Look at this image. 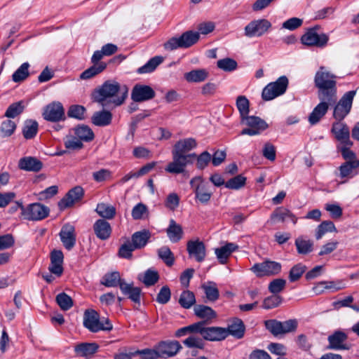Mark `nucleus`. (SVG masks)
<instances>
[{
	"instance_id": "nucleus-4",
	"label": "nucleus",
	"mask_w": 359,
	"mask_h": 359,
	"mask_svg": "<svg viewBox=\"0 0 359 359\" xmlns=\"http://www.w3.org/2000/svg\"><path fill=\"white\" fill-rule=\"evenodd\" d=\"M337 76L320 67L314 77L315 86L318 88V97L325 100H337Z\"/></svg>"
},
{
	"instance_id": "nucleus-39",
	"label": "nucleus",
	"mask_w": 359,
	"mask_h": 359,
	"mask_svg": "<svg viewBox=\"0 0 359 359\" xmlns=\"http://www.w3.org/2000/svg\"><path fill=\"white\" fill-rule=\"evenodd\" d=\"M189 337L182 341L183 344L189 348H199L203 349L205 343L203 337L198 336L199 332H188L186 335Z\"/></svg>"
},
{
	"instance_id": "nucleus-46",
	"label": "nucleus",
	"mask_w": 359,
	"mask_h": 359,
	"mask_svg": "<svg viewBox=\"0 0 359 359\" xmlns=\"http://www.w3.org/2000/svg\"><path fill=\"white\" fill-rule=\"evenodd\" d=\"M29 64L28 62L22 63L13 74V81L15 83H20L25 81L29 76Z\"/></svg>"
},
{
	"instance_id": "nucleus-49",
	"label": "nucleus",
	"mask_w": 359,
	"mask_h": 359,
	"mask_svg": "<svg viewBox=\"0 0 359 359\" xmlns=\"http://www.w3.org/2000/svg\"><path fill=\"white\" fill-rule=\"evenodd\" d=\"M334 223L331 221H324L317 227L316 232V238L320 240L327 232L336 231Z\"/></svg>"
},
{
	"instance_id": "nucleus-62",
	"label": "nucleus",
	"mask_w": 359,
	"mask_h": 359,
	"mask_svg": "<svg viewBox=\"0 0 359 359\" xmlns=\"http://www.w3.org/2000/svg\"><path fill=\"white\" fill-rule=\"evenodd\" d=\"M65 146L69 149H80L83 147L82 142L76 136L69 135L65 139Z\"/></svg>"
},
{
	"instance_id": "nucleus-25",
	"label": "nucleus",
	"mask_w": 359,
	"mask_h": 359,
	"mask_svg": "<svg viewBox=\"0 0 359 359\" xmlns=\"http://www.w3.org/2000/svg\"><path fill=\"white\" fill-rule=\"evenodd\" d=\"M121 292L135 304H140L142 290L138 287H135L133 283L123 282L120 284Z\"/></svg>"
},
{
	"instance_id": "nucleus-3",
	"label": "nucleus",
	"mask_w": 359,
	"mask_h": 359,
	"mask_svg": "<svg viewBox=\"0 0 359 359\" xmlns=\"http://www.w3.org/2000/svg\"><path fill=\"white\" fill-rule=\"evenodd\" d=\"M188 332H199L203 340L222 341L228 337L226 328L221 327H206L205 321H199L178 329L175 332L177 337L185 336Z\"/></svg>"
},
{
	"instance_id": "nucleus-48",
	"label": "nucleus",
	"mask_w": 359,
	"mask_h": 359,
	"mask_svg": "<svg viewBox=\"0 0 359 359\" xmlns=\"http://www.w3.org/2000/svg\"><path fill=\"white\" fill-rule=\"evenodd\" d=\"M158 255L167 266H171L174 264V255L168 246H163L159 248L158 250Z\"/></svg>"
},
{
	"instance_id": "nucleus-26",
	"label": "nucleus",
	"mask_w": 359,
	"mask_h": 359,
	"mask_svg": "<svg viewBox=\"0 0 359 359\" xmlns=\"http://www.w3.org/2000/svg\"><path fill=\"white\" fill-rule=\"evenodd\" d=\"M63 253L61 250H54L50 254V264L48 267L49 271L57 276H60L63 272Z\"/></svg>"
},
{
	"instance_id": "nucleus-11",
	"label": "nucleus",
	"mask_w": 359,
	"mask_h": 359,
	"mask_svg": "<svg viewBox=\"0 0 359 359\" xmlns=\"http://www.w3.org/2000/svg\"><path fill=\"white\" fill-rule=\"evenodd\" d=\"M271 27V23L266 19L251 21L245 27V35L247 37H259L264 35Z\"/></svg>"
},
{
	"instance_id": "nucleus-38",
	"label": "nucleus",
	"mask_w": 359,
	"mask_h": 359,
	"mask_svg": "<svg viewBox=\"0 0 359 359\" xmlns=\"http://www.w3.org/2000/svg\"><path fill=\"white\" fill-rule=\"evenodd\" d=\"M112 114L109 111L102 110L93 114L92 123L97 126H106L111 123Z\"/></svg>"
},
{
	"instance_id": "nucleus-57",
	"label": "nucleus",
	"mask_w": 359,
	"mask_h": 359,
	"mask_svg": "<svg viewBox=\"0 0 359 359\" xmlns=\"http://www.w3.org/2000/svg\"><path fill=\"white\" fill-rule=\"evenodd\" d=\"M246 178L241 175H238L225 183V187L231 189H238L245 184Z\"/></svg>"
},
{
	"instance_id": "nucleus-42",
	"label": "nucleus",
	"mask_w": 359,
	"mask_h": 359,
	"mask_svg": "<svg viewBox=\"0 0 359 359\" xmlns=\"http://www.w3.org/2000/svg\"><path fill=\"white\" fill-rule=\"evenodd\" d=\"M107 63L101 62L99 65H94L85 71L81 74L79 78L81 80H88L97 76V74L102 72L107 68Z\"/></svg>"
},
{
	"instance_id": "nucleus-17",
	"label": "nucleus",
	"mask_w": 359,
	"mask_h": 359,
	"mask_svg": "<svg viewBox=\"0 0 359 359\" xmlns=\"http://www.w3.org/2000/svg\"><path fill=\"white\" fill-rule=\"evenodd\" d=\"M182 348L177 341H161L157 346L155 353L158 357L169 358L175 355Z\"/></svg>"
},
{
	"instance_id": "nucleus-63",
	"label": "nucleus",
	"mask_w": 359,
	"mask_h": 359,
	"mask_svg": "<svg viewBox=\"0 0 359 359\" xmlns=\"http://www.w3.org/2000/svg\"><path fill=\"white\" fill-rule=\"evenodd\" d=\"M351 147L343 145L339 149L341 154L343 158L345 160L344 162H356L359 163V159L357 158L356 154L354 151L351 150Z\"/></svg>"
},
{
	"instance_id": "nucleus-36",
	"label": "nucleus",
	"mask_w": 359,
	"mask_h": 359,
	"mask_svg": "<svg viewBox=\"0 0 359 359\" xmlns=\"http://www.w3.org/2000/svg\"><path fill=\"white\" fill-rule=\"evenodd\" d=\"M209 76L208 72L205 69H197L187 72L184 78L189 83H201L205 81Z\"/></svg>"
},
{
	"instance_id": "nucleus-61",
	"label": "nucleus",
	"mask_w": 359,
	"mask_h": 359,
	"mask_svg": "<svg viewBox=\"0 0 359 359\" xmlns=\"http://www.w3.org/2000/svg\"><path fill=\"white\" fill-rule=\"evenodd\" d=\"M86 108L81 105H72L68 110V116L79 120L85 118Z\"/></svg>"
},
{
	"instance_id": "nucleus-8",
	"label": "nucleus",
	"mask_w": 359,
	"mask_h": 359,
	"mask_svg": "<svg viewBox=\"0 0 359 359\" xmlns=\"http://www.w3.org/2000/svg\"><path fill=\"white\" fill-rule=\"evenodd\" d=\"M190 185L194 189L195 198L202 204H208L213 194L212 187L208 182H205L201 177L192 178Z\"/></svg>"
},
{
	"instance_id": "nucleus-45",
	"label": "nucleus",
	"mask_w": 359,
	"mask_h": 359,
	"mask_svg": "<svg viewBox=\"0 0 359 359\" xmlns=\"http://www.w3.org/2000/svg\"><path fill=\"white\" fill-rule=\"evenodd\" d=\"M178 302L182 308L190 309L196 303L195 294L190 290H184L180 294Z\"/></svg>"
},
{
	"instance_id": "nucleus-32",
	"label": "nucleus",
	"mask_w": 359,
	"mask_h": 359,
	"mask_svg": "<svg viewBox=\"0 0 359 359\" xmlns=\"http://www.w3.org/2000/svg\"><path fill=\"white\" fill-rule=\"evenodd\" d=\"M167 236L172 243H177L183 236V229L180 224L174 219L170 220V224L166 229Z\"/></svg>"
},
{
	"instance_id": "nucleus-28",
	"label": "nucleus",
	"mask_w": 359,
	"mask_h": 359,
	"mask_svg": "<svg viewBox=\"0 0 359 359\" xmlns=\"http://www.w3.org/2000/svg\"><path fill=\"white\" fill-rule=\"evenodd\" d=\"M226 331L228 333V336L231 335L236 339H241L244 336L245 326L241 319L235 318L228 325Z\"/></svg>"
},
{
	"instance_id": "nucleus-10",
	"label": "nucleus",
	"mask_w": 359,
	"mask_h": 359,
	"mask_svg": "<svg viewBox=\"0 0 359 359\" xmlns=\"http://www.w3.org/2000/svg\"><path fill=\"white\" fill-rule=\"evenodd\" d=\"M49 212L50 210L47 206L39 203H34L23 208L22 216L27 220L38 221L47 217Z\"/></svg>"
},
{
	"instance_id": "nucleus-56",
	"label": "nucleus",
	"mask_w": 359,
	"mask_h": 359,
	"mask_svg": "<svg viewBox=\"0 0 359 359\" xmlns=\"http://www.w3.org/2000/svg\"><path fill=\"white\" fill-rule=\"evenodd\" d=\"M24 109V105L22 101L13 103L7 109L5 116L8 118H15L20 114Z\"/></svg>"
},
{
	"instance_id": "nucleus-31",
	"label": "nucleus",
	"mask_w": 359,
	"mask_h": 359,
	"mask_svg": "<svg viewBox=\"0 0 359 359\" xmlns=\"http://www.w3.org/2000/svg\"><path fill=\"white\" fill-rule=\"evenodd\" d=\"M237 249L238 245L232 243H228L221 248H215V252L219 262L222 264H224L227 262L231 253Z\"/></svg>"
},
{
	"instance_id": "nucleus-51",
	"label": "nucleus",
	"mask_w": 359,
	"mask_h": 359,
	"mask_svg": "<svg viewBox=\"0 0 359 359\" xmlns=\"http://www.w3.org/2000/svg\"><path fill=\"white\" fill-rule=\"evenodd\" d=\"M236 106L241 114V118L248 116L250 103L245 96L240 95L236 99Z\"/></svg>"
},
{
	"instance_id": "nucleus-24",
	"label": "nucleus",
	"mask_w": 359,
	"mask_h": 359,
	"mask_svg": "<svg viewBox=\"0 0 359 359\" xmlns=\"http://www.w3.org/2000/svg\"><path fill=\"white\" fill-rule=\"evenodd\" d=\"M93 228L97 238L102 241L107 240L112 231L110 224L104 219H97L94 223Z\"/></svg>"
},
{
	"instance_id": "nucleus-29",
	"label": "nucleus",
	"mask_w": 359,
	"mask_h": 359,
	"mask_svg": "<svg viewBox=\"0 0 359 359\" xmlns=\"http://www.w3.org/2000/svg\"><path fill=\"white\" fill-rule=\"evenodd\" d=\"M359 163L355 162H344L339 167L338 176L341 178H353L358 174Z\"/></svg>"
},
{
	"instance_id": "nucleus-58",
	"label": "nucleus",
	"mask_w": 359,
	"mask_h": 359,
	"mask_svg": "<svg viewBox=\"0 0 359 359\" xmlns=\"http://www.w3.org/2000/svg\"><path fill=\"white\" fill-rule=\"evenodd\" d=\"M16 124L11 120H6L1 123L0 131L3 137H10L15 130Z\"/></svg>"
},
{
	"instance_id": "nucleus-54",
	"label": "nucleus",
	"mask_w": 359,
	"mask_h": 359,
	"mask_svg": "<svg viewBox=\"0 0 359 359\" xmlns=\"http://www.w3.org/2000/svg\"><path fill=\"white\" fill-rule=\"evenodd\" d=\"M283 299L280 296L277 294H273L266 297L263 300L262 308L266 310L272 309L276 307H278L282 302Z\"/></svg>"
},
{
	"instance_id": "nucleus-33",
	"label": "nucleus",
	"mask_w": 359,
	"mask_h": 359,
	"mask_svg": "<svg viewBox=\"0 0 359 359\" xmlns=\"http://www.w3.org/2000/svg\"><path fill=\"white\" fill-rule=\"evenodd\" d=\"M294 245L297 253L299 255H308L313 250V241L301 236L295 239Z\"/></svg>"
},
{
	"instance_id": "nucleus-53",
	"label": "nucleus",
	"mask_w": 359,
	"mask_h": 359,
	"mask_svg": "<svg viewBox=\"0 0 359 359\" xmlns=\"http://www.w3.org/2000/svg\"><path fill=\"white\" fill-rule=\"evenodd\" d=\"M306 266L302 263L293 266L289 273V280L290 282L298 280L303 273L306 271Z\"/></svg>"
},
{
	"instance_id": "nucleus-30",
	"label": "nucleus",
	"mask_w": 359,
	"mask_h": 359,
	"mask_svg": "<svg viewBox=\"0 0 359 359\" xmlns=\"http://www.w3.org/2000/svg\"><path fill=\"white\" fill-rule=\"evenodd\" d=\"M194 312L196 317L205 321V324L217 317L216 312L211 307L203 304L195 305Z\"/></svg>"
},
{
	"instance_id": "nucleus-27",
	"label": "nucleus",
	"mask_w": 359,
	"mask_h": 359,
	"mask_svg": "<svg viewBox=\"0 0 359 359\" xmlns=\"http://www.w3.org/2000/svg\"><path fill=\"white\" fill-rule=\"evenodd\" d=\"M99 349V345L95 342H83L74 347V351L79 357L91 358Z\"/></svg>"
},
{
	"instance_id": "nucleus-47",
	"label": "nucleus",
	"mask_w": 359,
	"mask_h": 359,
	"mask_svg": "<svg viewBox=\"0 0 359 359\" xmlns=\"http://www.w3.org/2000/svg\"><path fill=\"white\" fill-rule=\"evenodd\" d=\"M202 288L208 301L215 302L218 299L219 292L215 283L209 282L208 284H204L202 285Z\"/></svg>"
},
{
	"instance_id": "nucleus-12",
	"label": "nucleus",
	"mask_w": 359,
	"mask_h": 359,
	"mask_svg": "<svg viewBox=\"0 0 359 359\" xmlns=\"http://www.w3.org/2000/svg\"><path fill=\"white\" fill-rule=\"evenodd\" d=\"M281 264L274 261L266 260L262 263L255 264L250 270L258 277L273 276L281 271Z\"/></svg>"
},
{
	"instance_id": "nucleus-23",
	"label": "nucleus",
	"mask_w": 359,
	"mask_h": 359,
	"mask_svg": "<svg viewBox=\"0 0 359 359\" xmlns=\"http://www.w3.org/2000/svg\"><path fill=\"white\" fill-rule=\"evenodd\" d=\"M18 168L20 170L36 172L42 169L43 163L36 157L26 156L19 160Z\"/></svg>"
},
{
	"instance_id": "nucleus-20",
	"label": "nucleus",
	"mask_w": 359,
	"mask_h": 359,
	"mask_svg": "<svg viewBox=\"0 0 359 359\" xmlns=\"http://www.w3.org/2000/svg\"><path fill=\"white\" fill-rule=\"evenodd\" d=\"M155 95L156 93L151 87L143 84H136L131 93V98L136 102L151 100Z\"/></svg>"
},
{
	"instance_id": "nucleus-59",
	"label": "nucleus",
	"mask_w": 359,
	"mask_h": 359,
	"mask_svg": "<svg viewBox=\"0 0 359 359\" xmlns=\"http://www.w3.org/2000/svg\"><path fill=\"white\" fill-rule=\"evenodd\" d=\"M286 280L282 278H276L270 282L268 289L273 294H277L285 288Z\"/></svg>"
},
{
	"instance_id": "nucleus-19",
	"label": "nucleus",
	"mask_w": 359,
	"mask_h": 359,
	"mask_svg": "<svg viewBox=\"0 0 359 359\" xmlns=\"http://www.w3.org/2000/svg\"><path fill=\"white\" fill-rule=\"evenodd\" d=\"M187 250L190 258H194L198 262L204 261L206 256V248L203 241L199 239L189 241L187 244Z\"/></svg>"
},
{
	"instance_id": "nucleus-43",
	"label": "nucleus",
	"mask_w": 359,
	"mask_h": 359,
	"mask_svg": "<svg viewBox=\"0 0 359 359\" xmlns=\"http://www.w3.org/2000/svg\"><path fill=\"white\" fill-rule=\"evenodd\" d=\"M163 61V57L155 56L151 58L144 65L139 67L137 72L140 74L151 73L154 72Z\"/></svg>"
},
{
	"instance_id": "nucleus-35",
	"label": "nucleus",
	"mask_w": 359,
	"mask_h": 359,
	"mask_svg": "<svg viewBox=\"0 0 359 359\" xmlns=\"http://www.w3.org/2000/svg\"><path fill=\"white\" fill-rule=\"evenodd\" d=\"M271 219L274 221L285 222L290 220L294 224L297 222L296 216L289 210L283 208L276 209L271 215Z\"/></svg>"
},
{
	"instance_id": "nucleus-2",
	"label": "nucleus",
	"mask_w": 359,
	"mask_h": 359,
	"mask_svg": "<svg viewBox=\"0 0 359 359\" xmlns=\"http://www.w3.org/2000/svg\"><path fill=\"white\" fill-rule=\"evenodd\" d=\"M127 95L128 88L126 86H121L118 82L108 80L93 91L92 98L102 107L109 103L119 106L124 102Z\"/></svg>"
},
{
	"instance_id": "nucleus-44",
	"label": "nucleus",
	"mask_w": 359,
	"mask_h": 359,
	"mask_svg": "<svg viewBox=\"0 0 359 359\" xmlns=\"http://www.w3.org/2000/svg\"><path fill=\"white\" fill-rule=\"evenodd\" d=\"M125 282L124 280L121 278L120 274L117 271L111 272L105 274L101 281V284L106 287H116L120 284Z\"/></svg>"
},
{
	"instance_id": "nucleus-37",
	"label": "nucleus",
	"mask_w": 359,
	"mask_h": 359,
	"mask_svg": "<svg viewBox=\"0 0 359 359\" xmlns=\"http://www.w3.org/2000/svg\"><path fill=\"white\" fill-rule=\"evenodd\" d=\"M74 135L76 136L81 142H90L94 139V133L91 128L86 125H79L72 129Z\"/></svg>"
},
{
	"instance_id": "nucleus-6",
	"label": "nucleus",
	"mask_w": 359,
	"mask_h": 359,
	"mask_svg": "<svg viewBox=\"0 0 359 359\" xmlns=\"http://www.w3.org/2000/svg\"><path fill=\"white\" fill-rule=\"evenodd\" d=\"M199 33L187 31L180 37H172L164 43V48L173 50L179 48H187L195 44L199 39Z\"/></svg>"
},
{
	"instance_id": "nucleus-16",
	"label": "nucleus",
	"mask_w": 359,
	"mask_h": 359,
	"mask_svg": "<svg viewBox=\"0 0 359 359\" xmlns=\"http://www.w3.org/2000/svg\"><path fill=\"white\" fill-rule=\"evenodd\" d=\"M301 41L306 46L323 47L328 41V36L325 34H318L316 28H311L302 36Z\"/></svg>"
},
{
	"instance_id": "nucleus-55",
	"label": "nucleus",
	"mask_w": 359,
	"mask_h": 359,
	"mask_svg": "<svg viewBox=\"0 0 359 359\" xmlns=\"http://www.w3.org/2000/svg\"><path fill=\"white\" fill-rule=\"evenodd\" d=\"M217 67L225 71L232 72L237 68V62L233 59L226 57L219 60L217 62Z\"/></svg>"
},
{
	"instance_id": "nucleus-7",
	"label": "nucleus",
	"mask_w": 359,
	"mask_h": 359,
	"mask_svg": "<svg viewBox=\"0 0 359 359\" xmlns=\"http://www.w3.org/2000/svg\"><path fill=\"white\" fill-rule=\"evenodd\" d=\"M356 94L355 90H350L343 95L340 100L334 104L333 108V118L335 121L344 120L346 116L350 113L353 98Z\"/></svg>"
},
{
	"instance_id": "nucleus-41",
	"label": "nucleus",
	"mask_w": 359,
	"mask_h": 359,
	"mask_svg": "<svg viewBox=\"0 0 359 359\" xmlns=\"http://www.w3.org/2000/svg\"><path fill=\"white\" fill-rule=\"evenodd\" d=\"M96 212L104 219H111L116 215V208L109 204L98 203L95 209Z\"/></svg>"
},
{
	"instance_id": "nucleus-34",
	"label": "nucleus",
	"mask_w": 359,
	"mask_h": 359,
	"mask_svg": "<svg viewBox=\"0 0 359 359\" xmlns=\"http://www.w3.org/2000/svg\"><path fill=\"white\" fill-rule=\"evenodd\" d=\"M150 237L151 233L148 230L137 231L132 235L130 243L135 250L141 249L147 245Z\"/></svg>"
},
{
	"instance_id": "nucleus-22",
	"label": "nucleus",
	"mask_w": 359,
	"mask_h": 359,
	"mask_svg": "<svg viewBox=\"0 0 359 359\" xmlns=\"http://www.w3.org/2000/svg\"><path fill=\"white\" fill-rule=\"evenodd\" d=\"M348 337L346 334L341 331H336L328 337L329 345L327 349L332 350H346L347 346L344 344Z\"/></svg>"
},
{
	"instance_id": "nucleus-21",
	"label": "nucleus",
	"mask_w": 359,
	"mask_h": 359,
	"mask_svg": "<svg viewBox=\"0 0 359 359\" xmlns=\"http://www.w3.org/2000/svg\"><path fill=\"white\" fill-rule=\"evenodd\" d=\"M61 242L64 247L68 250H72L76 245V235L75 228L70 224H65L62 226L59 233Z\"/></svg>"
},
{
	"instance_id": "nucleus-52",
	"label": "nucleus",
	"mask_w": 359,
	"mask_h": 359,
	"mask_svg": "<svg viewBox=\"0 0 359 359\" xmlns=\"http://www.w3.org/2000/svg\"><path fill=\"white\" fill-rule=\"evenodd\" d=\"M56 302L63 311H67L73 306L72 299L65 292L60 293L56 296Z\"/></svg>"
},
{
	"instance_id": "nucleus-60",
	"label": "nucleus",
	"mask_w": 359,
	"mask_h": 359,
	"mask_svg": "<svg viewBox=\"0 0 359 359\" xmlns=\"http://www.w3.org/2000/svg\"><path fill=\"white\" fill-rule=\"evenodd\" d=\"M266 328L274 336L280 335L281 322L275 319L264 321Z\"/></svg>"
},
{
	"instance_id": "nucleus-40",
	"label": "nucleus",
	"mask_w": 359,
	"mask_h": 359,
	"mask_svg": "<svg viewBox=\"0 0 359 359\" xmlns=\"http://www.w3.org/2000/svg\"><path fill=\"white\" fill-rule=\"evenodd\" d=\"M39 124L36 121L27 119L25 121L22 128L23 137L27 140L33 139L37 134Z\"/></svg>"
},
{
	"instance_id": "nucleus-13",
	"label": "nucleus",
	"mask_w": 359,
	"mask_h": 359,
	"mask_svg": "<svg viewBox=\"0 0 359 359\" xmlns=\"http://www.w3.org/2000/svg\"><path fill=\"white\" fill-rule=\"evenodd\" d=\"M331 133L334 138L341 144L351 147L353 144L350 140V130L348 126L341 121H335L332 126Z\"/></svg>"
},
{
	"instance_id": "nucleus-15",
	"label": "nucleus",
	"mask_w": 359,
	"mask_h": 359,
	"mask_svg": "<svg viewBox=\"0 0 359 359\" xmlns=\"http://www.w3.org/2000/svg\"><path fill=\"white\" fill-rule=\"evenodd\" d=\"M42 116L45 120L51 122H57L65 118V109L59 102H53L46 106Z\"/></svg>"
},
{
	"instance_id": "nucleus-50",
	"label": "nucleus",
	"mask_w": 359,
	"mask_h": 359,
	"mask_svg": "<svg viewBox=\"0 0 359 359\" xmlns=\"http://www.w3.org/2000/svg\"><path fill=\"white\" fill-rule=\"evenodd\" d=\"M288 86V79L285 76L279 77L276 81L271 82L266 86V90L272 89L273 86L278 93L283 95L287 90Z\"/></svg>"
},
{
	"instance_id": "nucleus-64",
	"label": "nucleus",
	"mask_w": 359,
	"mask_h": 359,
	"mask_svg": "<svg viewBox=\"0 0 359 359\" xmlns=\"http://www.w3.org/2000/svg\"><path fill=\"white\" fill-rule=\"evenodd\" d=\"M159 276L157 271L148 269L145 271L142 282L146 286L154 285L158 282Z\"/></svg>"
},
{
	"instance_id": "nucleus-9",
	"label": "nucleus",
	"mask_w": 359,
	"mask_h": 359,
	"mask_svg": "<svg viewBox=\"0 0 359 359\" xmlns=\"http://www.w3.org/2000/svg\"><path fill=\"white\" fill-rule=\"evenodd\" d=\"M241 123L248 126V128L241 130V135H257L268 128V124L265 121L255 116H247L241 119Z\"/></svg>"
},
{
	"instance_id": "nucleus-1",
	"label": "nucleus",
	"mask_w": 359,
	"mask_h": 359,
	"mask_svg": "<svg viewBox=\"0 0 359 359\" xmlns=\"http://www.w3.org/2000/svg\"><path fill=\"white\" fill-rule=\"evenodd\" d=\"M197 146L194 138L189 137L180 140L173 146L172 150V160L165 168V172L171 174L184 173L187 166L193 163L191 158L196 156V154H189Z\"/></svg>"
},
{
	"instance_id": "nucleus-18",
	"label": "nucleus",
	"mask_w": 359,
	"mask_h": 359,
	"mask_svg": "<svg viewBox=\"0 0 359 359\" xmlns=\"http://www.w3.org/2000/svg\"><path fill=\"white\" fill-rule=\"evenodd\" d=\"M84 195V191L80 186H76L70 189L65 196L58 202L60 210H63L72 206L75 203L81 200Z\"/></svg>"
},
{
	"instance_id": "nucleus-14",
	"label": "nucleus",
	"mask_w": 359,
	"mask_h": 359,
	"mask_svg": "<svg viewBox=\"0 0 359 359\" xmlns=\"http://www.w3.org/2000/svg\"><path fill=\"white\" fill-rule=\"evenodd\" d=\"M320 102L314 107L309 116V122L311 125L317 124L321 118L327 114L329 107L336 103L337 100H333L318 98Z\"/></svg>"
},
{
	"instance_id": "nucleus-5",
	"label": "nucleus",
	"mask_w": 359,
	"mask_h": 359,
	"mask_svg": "<svg viewBox=\"0 0 359 359\" xmlns=\"http://www.w3.org/2000/svg\"><path fill=\"white\" fill-rule=\"evenodd\" d=\"M83 324L87 330L93 333L100 331L108 332L113 329V325L108 318L100 320V314L93 309L85 311Z\"/></svg>"
}]
</instances>
